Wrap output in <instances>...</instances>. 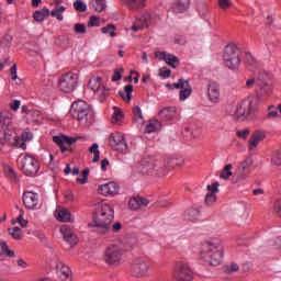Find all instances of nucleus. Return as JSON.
<instances>
[{"label":"nucleus","instance_id":"40","mask_svg":"<svg viewBox=\"0 0 281 281\" xmlns=\"http://www.w3.org/2000/svg\"><path fill=\"white\" fill-rule=\"evenodd\" d=\"M98 148H99L98 143L92 144V146L89 148V153L94 154V157L92 158L93 164H97V161H100V150Z\"/></svg>","mask_w":281,"mask_h":281},{"label":"nucleus","instance_id":"10","mask_svg":"<svg viewBox=\"0 0 281 281\" xmlns=\"http://www.w3.org/2000/svg\"><path fill=\"white\" fill-rule=\"evenodd\" d=\"M167 89H179V100L180 102H186L190 95H192V86L190 85V80L180 78L178 82L172 85L167 83Z\"/></svg>","mask_w":281,"mask_h":281},{"label":"nucleus","instance_id":"8","mask_svg":"<svg viewBox=\"0 0 281 281\" xmlns=\"http://www.w3.org/2000/svg\"><path fill=\"white\" fill-rule=\"evenodd\" d=\"M21 168L25 177H36L41 170V165L34 155L26 154L22 158Z\"/></svg>","mask_w":281,"mask_h":281},{"label":"nucleus","instance_id":"15","mask_svg":"<svg viewBox=\"0 0 281 281\" xmlns=\"http://www.w3.org/2000/svg\"><path fill=\"white\" fill-rule=\"evenodd\" d=\"M59 233L63 236L64 240L68 243L70 247H74V245H78V236L76 233H74V229H71L68 225H61L59 228Z\"/></svg>","mask_w":281,"mask_h":281},{"label":"nucleus","instance_id":"28","mask_svg":"<svg viewBox=\"0 0 281 281\" xmlns=\"http://www.w3.org/2000/svg\"><path fill=\"white\" fill-rule=\"evenodd\" d=\"M119 95L124 102H131L133 100V85L125 86L122 91H119Z\"/></svg>","mask_w":281,"mask_h":281},{"label":"nucleus","instance_id":"23","mask_svg":"<svg viewBox=\"0 0 281 281\" xmlns=\"http://www.w3.org/2000/svg\"><path fill=\"white\" fill-rule=\"evenodd\" d=\"M251 166H254V159L251 157H248L244 161H241L237 167L238 177H240V179L247 177L249 170L251 169Z\"/></svg>","mask_w":281,"mask_h":281},{"label":"nucleus","instance_id":"63","mask_svg":"<svg viewBox=\"0 0 281 281\" xmlns=\"http://www.w3.org/2000/svg\"><path fill=\"white\" fill-rule=\"evenodd\" d=\"M273 166H281V153H277L276 156L271 159Z\"/></svg>","mask_w":281,"mask_h":281},{"label":"nucleus","instance_id":"31","mask_svg":"<svg viewBox=\"0 0 281 281\" xmlns=\"http://www.w3.org/2000/svg\"><path fill=\"white\" fill-rule=\"evenodd\" d=\"M3 170L8 179H10L11 181H18L19 176L16 175V171L14 170V168H12L10 165H5L3 167Z\"/></svg>","mask_w":281,"mask_h":281},{"label":"nucleus","instance_id":"58","mask_svg":"<svg viewBox=\"0 0 281 281\" xmlns=\"http://www.w3.org/2000/svg\"><path fill=\"white\" fill-rule=\"evenodd\" d=\"M237 137H239V139H247V137H249V130L245 128V130H240L236 132Z\"/></svg>","mask_w":281,"mask_h":281},{"label":"nucleus","instance_id":"9","mask_svg":"<svg viewBox=\"0 0 281 281\" xmlns=\"http://www.w3.org/2000/svg\"><path fill=\"white\" fill-rule=\"evenodd\" d=\"M58 85L63 93H74L78 87V75L74 72L65 74L60 77Z\"/></svg>","mask_w":281,"mask_h":281},{"label":"nucleus","instance_id":"45","mask_svg":"<svg viewBox=\"0 0 281 281\" xmlns=\"http://www.w3.org/2000/svg\"><path fill=\"white\" fill-rule=\"evenodd\" d=\"M12 35L5 34L1 40V47H10V45H12Z\"/></svg>","mask_w":281,"mask_h":281},{"label":"nucleus","instance_id":"55","mask_svg":"<svg viewBox=\"0 0 281 281\" xmlns=\"http://www.w3.org/2000/svg\"><path fill=\"white\" fill-rule=\"evenodd\" d=\"M50 16H53L54 19H57V21H64V16L63 13L58 10V9H54L50 11Z\"/></svg>","mask_w":281,"mask_h":281},{"label":"nucleus","instance_id":"53","mask_svg":"<svg viewBox=\"0 0 281 281\" xmlns=\"http://www.w3.org/2000/svg\"><path fill=\"white\" fill-rule=\"evenodd\" d=\"M239 267L237 263H231L229 266H226L224 268L225 273H236L238 271Z\"/></svg>","mask_w":281,"mask_h":281},{"label":"nucleus","instance_id":"57","mask_svg":"<svg viewBox=\"0 0 281 281\" xmlns=\"http://www.w3.org/2000/svg\"><path fill=\"white\" fill-rule=\"evenodd\" d=\"M8 144V138L5 132L0 130V150H3V146Z\"/></svg>","mask_w":281,"mask_h":281},{"label":"nucleus","instance_id":"43","mask_svg":"<svg viewBox=\"0 0 281 281\" xmlns=\"http://www.w3.org/2000/svg\"><path fill=\"white\" fill-rule=\"evenodd\" d=\"M74 8L77 12H87V4L82 0H76L74 2Z\"/></svg>","mask_w":281,"mask_h":281},{"label":"nucleus","instance_id":"41","mask_svg":"<svg viewBox=\"0 0 281 281\" xmlns=\"http://www.w3.org/2000/svg\"><path fill=\"white\" fill-rule=\"evenodd\" d=\"M132 111H133L136 122H138V124H144V115L142 114V108L136 105L135 108H133Z\"/></svg>","mask_w":281,"mask_h":281},{"label":"nucleus","instance_id":"1","mask_svg":"<svg viewBox=\"0 0 281 281\" xmlns=\"http://www.w3.org/2000/svg\"><path fill=\"white\" fill-rule=\"evenodd\" d=\"M115 209L113 204L101 202L97 205L93 214V224H89V227H95L97 234L100 236H111V234H117L122 229V223L115 222Z\"/></svg>","mask_w":281,"mask_h":281},{"label":"nucleus","instance_id":"49","mask_svg":"<svg viewBox=\"0 0 281 281\" xmlns=\"http://www.w3.org/2000/svg\"><path fill=\"white\" fill-rule=\"evenodd\" d=\"M88 27H100V18L95 15L90 16Z\"/></svg>","mask_w":281,"mask_h":281},{"label":"nucleus","instance_id":"19","mask_svg":"<svg viewBox=\"0 0 281 281\" xmlns=\"http://www.w3.org/2000/svg\"><path fill=\"white\" fill-rule=\"evenodd\" d=\"M207 95L210 102L213 104H218L221 100V88L218 87V83L214 81L209 82Z\"/></svg>","mask_w":281,"mask_h":281},{"label":"nucleus","instance_id":"26","mask_svg":"<svg viewBox=\"0 0 281 281\" xmlns=\"http://www.w3.org/2000/svg\"><path fill=\"white\" fill-rule=\"evenodd\" d=\"M56 218L60 223H71L74 222V217L71 216V212L65 207H59L56 210Z\"/></svg>","mask_w":281,"mask_h":281},{"label":"nucleus","instance_id":"62","mask_svg":"<svg viewBox=\"0 0 281 281\" xmlns=\"http://www.w3.org/2000/svg\"><path fill=\"white\" fill-rule=\"evenodd\" d=\"M21 137L23 142H32L34 135L32 132H23Z\"/></svg>","mask_w":281,"mask_h":281},{"label":"nucleus","instance_id":"11","mask_svg":"<svg viewBox=\"0 0 281 281\" xmlns=\"http://www.w3.org/2000/svg\"><path fill=\"white\" fill-rule=\"evenodd\" d=\"M88 87L98 95L100 102H104L109 95V88H105L102 83V77H92L88 81Z\"/></svg>","mask_w":281,"mask_h":281},{"label":"nucleus","instance_id":"25","mask_svg":"<svg viewBox=\"0 0 281 281\" xmlns=\"http://www.w3.org/2000/svg\"><path fill=\"white\" fill-rule=\"evenodd\" d=\"M266 137L267 135L265 132L256 131L248 140L249 150H256V148H258V144H260V142H262Z\"/></svg>","mask_w":281,"mask_h":281},{"label":"nucleus","instance_id":"16","mask_svg":"<svg viewBox=\"0 0 281 281\" xmlns=\"http://www.w3.org/2000/svg\"><path fill=\"white\" fill-rule=\"evenodd\" d=\"M148 269H150V267L146 261L142 259L135 260L132 265V276H134V278H144V276L148 273Z\"/></svg>","mask_w":281,"mask_h":281},{"label":"nucleus","instance_id":"37","mask_svg":"<svg viewBox=\"0 0 281 281\" xmlns=\"http://www.w3.org/2000/svg\"><path fill=\"white\" fill-rule=\"evenodd\" d=\"M158 127H159V121L158 120H151L146 125L145 133H155Z\"/></svg>","mask_w":281,"mask_h":281},{"label":"nucleus","instance_id":"35","mask_svg":"<svg viewBox=\"0 0 281 281\" xmlns=\"http://www.w3.org/2000/svg\"><path fill=\"white\" fill-rule=\"evenodd\" d=\"M0 247L3 256H8V258H14V250H11L10 247H8V243L0 241Z\"/></svg>","mask_w":281,"mask_h":281},{"label":"nucleus","instance_id":"13","mask_svg":"<svg viewBox=\"0 0 281 281\" xmlns=\"http://www.w3.org/2000/svg\"><path fill=\"white\" fill-rule=\"evenodd\" d=\"M158 117H160L161 122L175 124V122H179L181 113L175 106H167L159 111Z\"/></svg>","mask_w":281,"mask_h":281},{"label":"nucleus","instance_id":"54","mask_svg":"<svg viewBox=\"0 0 281 281\" xmlns=\"http://www.w3.org/2000/svg\"><path fill=\"white\" fill-rule=\"evenodd\" d=\"M124 71L123 68H119L114 70V75L112 76V82H117L119 80H122V72Z\"/></svg>","mask_w":281,"mask_h":281},{"label":"nucleus","instance_id":"17","mask_svg":"<svg viewBox=\"0 0 281 281\" xmlns=\"http://www.w3.org/2000/svg\"><path fill=\"white\" fill-rule=\"evenodd\" d=\"M271 93V86H269L265 81H257V87H256V95H252V98H258L259 104L262 103V100L267 98Z\"/></svg>","mask_w":281,"mask_h":281},{"label":"nucleus","instance_id":"46","mask_svg":"<svg viewBox=\"0 0 281 281\" xmlns=\"http://www.w3.org/2000/svg\"><path fill=\"white\" fill-rule=\"evenodd\" d=\"M74 30L75 34H87V26L82 23H76Z\"/></svg>","mask_w":281,"mask_h":281},{"label":"nucleus","instance_id":"39","mask_svg":"<svg viewBox=\"0 0 281 281\" xmlns=\"http://www.w3.org/2000/svg\"><path fill=\"white\" fill-rule=\"evenodd\" d=\"M102 34H109L112 38L114 36H117V33H115V26L113 24H108L106 26L101 29Z\"/></svg>","mask_w":281,"mask_h":281},{"label":"nucleus","instance_id":"29","mask_svg":"<svg viewBox=\"0 0 281 281\" xmlns=\"http://www.w3.org/2000/svg\"><path fill=\"white\" fill-rule=\"evenodd\" d=\"M130 10H140L146 5V0H123Z\"/></svg>","mask_w":281,"mask_h":281},{"label":"nucleus","instance_id":"36","mask_svg":"<svg viewBox=\"0 0 281 281\" xmlns=\"http://www.w3.org/2000/svg\"><path fill=\"white\" fill-rule=\"evenodd\" d=\"M245 65L248 69H254L256 67V58L251 53H246Z\"/></svg>","mask_w":281,"mask_h":281},{"label":"nucleus","instance_id":"14","mask_svg":"<svg viewBox=\"0 0 281 281\" xmlns=\"http://www.w3.org/2000/svg\"><path fill=\"white\" fill-rule=\"evenodd\" d=\"M22 201L26 210H37L38 193L34 191H25L22 195Z\"/></svg>","mask_w":281,"mask_h":281},{"label":"nucleus","instance_id":"33","mask_svg":"<svg viewBox=\"0 0 281 281\" xmlns=\"http://www.w3.org/2000/svg\"><path fill=\"white\" fill-rule=\"evenodd\" d=\"M25 117H26V122L29 124H34V122H40V120H41V111L32 110L31 112H29V115H26Z\"/></svg>","mask_w":281,"mask_h":281},{"label":"nucleus","instance_id":"4","mask_svg":"<svg viewBox=\"0 0 281 281\" xmlns=\"http://www.w3.org/2000/svg\"><path fill=\"white\" fill-rule=\"evenodd\" d=\"M259 106L260 100L258 99V97H249L237 105L235 111V117H237V120L249 117L251 113H256V111H258Z\"/></svg>","mask_w":281,"mask_h":281},{"label":"nucleus","instance_id":"48","mask_svg":"<svg viewBox=\"0 0 281 281\" xmlns=\"http://www.w3.org/2000/svg\"><path fill=\"white\" fill-rule=\"evenodd\" d=\"M259 79L256 80V78H249L246 80L245 89H256L258 87Z\"/></svg>","mask_w":281,"mask_h":281},{"label":"nucleus","instance_id":"50","mask_svg":"<svg viewBox=\"0 0 281 281\" xmlns=\"http://www.w3.org/2000/svg\"><path fill=\"white\" fill-rule=\"evenodd\" d=\"M232 5H234L232 3V0H218V7L221 8V10H229Z\"/></svg>","mask_w":281,"mask_h":281},{"label":"nucleus","instance_id":"59","mask_svg":"<svg viewBox=\"0 0 281 281\" xmlns=\"http://www.w3.org/2000/svg\"><path fill=\"white\" fill-rule=\"evenodd\" d=\"M16 223H19V225H21V227H27L29 222L24 217L18 216V218L12 222V225H15Z\"/></svg>","mask_w":281,"mask_h":281},{"label":"nucleus","instance_id":"32","mask_svg":"<svg viewBox=\"0 0 281 281\" xmlns=\"http://www.w3.org/2000/svg\"><path fill=\"white\" fill-rule=\"evenodd\" d=\"M91 5L95 12H104L106 10V0H92Z\"/></svg>","mask_w":281,"mask_h":281},{"label":"nucleus","instance_id":"12","mask_svg":"<svg viewBox=\"0 0 281 281\" xmlns=\"http://www.w3.org/2000/svg\"><path fill=\"white\" fill-rule=\"evenodd\" d=\"M109 144L116 153H126V150H128V144H126L124 134L120 132H114L110 135Z\"/></svg>","mask_w":281,"mask_h":281},{"label":"nucleus","instance_id":"47","mask_svg":"<svg viewBox=\"0 0 281 281\" xmlns=\"http://www.w3.org/2000/svg\"><path fill=\"white\" fill-rule=\"evenodd\" d=\"M267 117L269 120H276V117H278V109H276V106H273V105H270L268 108Z\"/></svg>","mask_w":281,"mask_h":281},{"label":"nucleus","instance_id":"7","mask_svg":"<svg viewBox=\"0 0 281 281\" xmlns=\"http://www.w3.org/2000/svg\"><path fill=\"white\" fill-rule=\"evenodd\" d=\"M172 276L176 281H194V270L186 261L175 263Z\"/></svg>","mask_w":281,"mask_h":281},{"label":"nucleus","instance_id":"30","mask_svg":"<svg viewBox=\"0 0 281 281\" xmlns=\"http://www.w3.org/2000/svg\"><path fill=\"white\" fill-rule=\"evenodd\" d=\"M14 117V114L12 112L4 110L0 113V122L4 126H10V123L12 122V119Z\"/></svg>","mask_w":281,"mask_h":281},{"label":"nucleus","instance_id":"64","mask_svg":"<svg viewBox=\"0 0 281 281\" xmlns=\"http://www.w3.org/2000/svg\"><path fill=\"white\" fill-rule=\"evenodd\" d=\"M207 191L211 194H214L215 192H218V182H214L213 184L207 186Z\"/></svg>","mask_w":281,"mask_h":281},{"label":"nucleus","instance_id":"42","mask_svg":"<svg viewBox=\"0 0 281 281\" xmlns=\"http://www.w3.org/2000/svg\"><path fill=\"white\" fill-rule=\"evenodd\" d=\"M122 117H124V114L122 113V110L117 106H114V112H113V115H112L113 124H117V122H121Z\"/></svg>","mask_w":281,"mask_h":281},{"label":"nucleus","instance_id":"56","mask_svg":"<svg viewBox=\"0 0 281 281\" xmlns=\"http://www.w3.org/2000/svg\"><path fill=\"white\" fill-rule=\"evenodd\" d=\"M33 19H34V21H36L37 23H43V21H45V15L42 13V12H40V11H35L34 13H33Z\"/></svg>","mask_w":281,"mask_h":281},{"label":"nucleus","instance_id":"5","mask_svg":"<svg viewBox=\"0 0 281 281\" xmlns=\"http://www.w3.org/2000/svg\"><path fill=\"white\" fill-rule=\"evenodd\" d=\"M125 251L122 244H110L103 252V260L110 267H115V265L122 262V256Z\"/></svg>","mask_w":281,"mask_h":281},{"label":"nucleus","instance_id":"27","mask_svg":"<svg viewBox=\"0 0 281 281\" xmlns=\"http://www.w3.org/2000/svg\"><path fill=\"white\" fill-rule=\"evenodd\" d=\"M190 8V0H177L173 4V12L177 14H183Z\"/></svg>","mask_w":281,"mask_h":281},{"label":"nucleus","instance_id":"21","mask_svg":"<svg viewBox=\"0 0 281 281\" xmlns=\"http://www.w3.org/2000/svg\"><path fill=\"white\" fill-rule=\"evenodd\" d=\"M150 20H151V16H150V13L148 12L137 18L134 24L132 25L133 32H139V30H144L148 27V25H150Z\"/></svg>","mask_w":281,"mask_h":281},{"label":"nucleus","instance_id":"22","mask_svg":"<svg viewBox=\"0 0 281 281\" xmlns=\"http://www.w3.org/2000/svg\"><path fill=\"white\" fill-rule=\"evenodd\" d=\"M56 271L61 281H71V269L65 263L58 261L56 265Z\"/></svg>","mask_w":281,"mask_h":281},{"label":"nucleus","instance_id":"6","mask_svg":"<svg viewBox=\"0 0 281 281\" xmlns=\"http://www.w3.org/2000/svg\"><path fill=\"white\" fill-rule=\"evenodd\" d=\"M224 65L229 69H238L240 67V49L236 44H229L225 47L223 54Z\"/></svg>","mask_w":281,"mask_h":281},{"label":"nucleus","instance_id":"24","mask_svg":"<svg viewBox=\"0 0 281 281\" xmlns=\"http://www.w3.org/2000/svg\"><path fill=\"white\" fill-rule=\"evenodd\" d=\"M150 203L149 199L142 196H134L128 201L130 210H139L140 207H146Z\"/></svg>","mask_w":281,"mask_h":281},{"label":"nucleus","instance_id":"18","mask_svg":"<svg viewBox=\"0 0 281 281\" xmlns=\"http://www.w3.org/2000/svg\"><path fill=\"white\" fill-rule=\"evenodd\" d=\"M99 193L103 196H115L120 193V186L115 182H108L99 186Z\"/></svg>","mask_w":281,"mask_h":281},{"label":"nucleus","instance_id":"20","mask_svg":"<svg viewBox=\"0 0 281 281\" xmlns=\"http://www.w3.org/2000/svg\"><path fill=\"white\" fill-rule=\"evenodd\" d=\"M155 56L158 58V60H165V63H167L169 67H172V69H177V65H179V58L172 54L166 52H156Z\"/></svg>","mask_w":281,"mask_h":281},{"label":"nucleus","instance_id":"34","mask_svg":"<svg viewBox=\"0 0 281 281\" xmlns=\"http://www.w3.org/2000/svg\"><path fill=\"white\" fill-rule=\"evenodd\" d=\"M8 233L11 235L13 240H22L23 239V231L21 228H19V226L9 228Z\"/></svg>","mask_w":281,"mask_h":281},{"label":"nucleus","instance_id":"52","mask_svg":"<svg viewBox=\"0 0 281 281\" xmlns=\"http://www.w3.org/2000/svg\"><path fill=\"white\" fill-rule=\"evenodd\" d=\"M188 214L189 221H196V218H199V214H201V211H199V209H190Z\"/></svg>","mask_w":281,"mask_h":281},{"label":"nucleus","instance_id":"60","mask_svg":"<svg viewBox=\"0 0 281 281\" xmlns=\"http://www.w3.org/2000/svg\"><path fill=\"white\" fill-rule=\"evenodd\" d=\"M15 146L18 148H21L22 150H27V145L25 144V140H23L22 138H18L15 140Z\"/></svg>","mask_w":281,"mask_h":281},{"label":"nucleus","instance_id":"38","mask_svg":"<svg viewBox=\"0 0 281 281\" xmlns=\"http://www.w3.org/2000/svg\"><path fill=\"white\" fill-rule=\"evenodd\" d=\"M232 168H233L232 164L226 165L220 175V179H224V180L229 179L232 177Z\"/></svg>","mask_w":281,"mask_h":281},{"label":"nucleus","instance_id":"61","mask_svg":"<svg viewBox=\"0 0 281 281\" xmlns=\"http://www.w3.org/2000/svg\"><path fill=\"white\" fill-rule=\"evenodd\" d=\"M9 106H10L11 111L16 112V111H19V109L21 108V101L14 100L13 102H11V103L9 104Z\"/></svg>","mask_w":281,"mask_h":281},{"label":"nucleus","instance_id":"51","mask_svg":"<svg viewBox=\"0 0 281 281\" xmlns=\"http://www.w3.org/2000/svg\"><path fill=\"white\" fill-rule=\"evenodd\" d=\"M204 201L206 205H214L216 203V193H207Z\"/></svg>","mask_w":281,"mask_h":281},{"label":"nucleus","instance_id":"3","mask_svg":"<svg viewBox=\"0 0 281 281\" xmlns=\"http://www.w3.org/2000/svg\"><path fill=\"white\" fill-rule=\"evenodd\" d=\"M201 256L211 267H218L223 260V245L220 241L207 243L203 246Z\"/></svg>","mask_w":281,"mask_h":281},{"label":"nucleus","instance_id":"44","mask_svg":"<svg viewBox=\"0 0 281 281\" xmlns=\"http://www.w3.org/2000/svg\"><path fill=\"white\" fill-rule=\"evenodd\" d=\"M154 168H155V165H153L151 162H147V164L142 162L140 172H143V175H148L149 172H153Z\"/></svg>","mask_w":281,"mask_h":281},{"label":"nucleus","instance_id":"2","mask_svg":"<svg viewBox=\"0 0 281 281\" xmlns=\"http://www.w3.org/2000/svg\"><path fill=\"white\" fill-rule=\"evenodd\" d=\"M70 115L74 117V120H77V122L81 123L83 126H91V124L95 122L91 105L82 100L75 101L71 104Z\"/></svg>","mask_w":281,"mask_h":281}]
</instances>
